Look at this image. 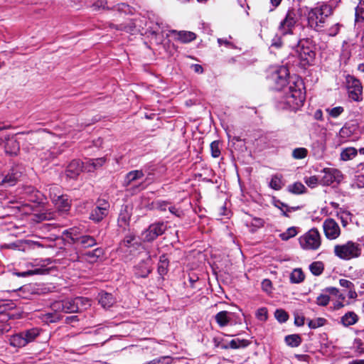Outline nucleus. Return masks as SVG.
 Returning a JSON list of instances; mask_svg holds the SVG:
<instances>
[{
	"label": "nucleus",
	"mask_w": 364,
	"mask_h": 364,
	"mask_svg": "<svg viewBox=\"0 0 364 364\" xmlns=\"http://www.w3.org/2000/svg\"><path fill=\"white\" fill-rule=\"evenodd\" d=\"M305 100L304 86L301 79H297L289 85V91L286 92L282 103L284 108L296 110L300 108Z\"/></svg>",
	"instance_id": "f257e3e1"
},
{
	"label": "nucleus",
	"mask_w": 364,
	"mask_h": 364,
	"mask_svg": "<svg viewBox=\"0 0 364 364\" xmlns=\"http://www.w3.org/2000/svg\"><path fill=\"white\" fill-rule=\"evenodd\" d=\"M333 13L332 7L326 4L311 9L307 15L308 24L316 31L323 28L326 18Z\"/></svg>",
	"instance_id": "f03ea898"
},
{
	"label": "nucleus",
	"mask_w": 364,
	"mask_h": 364,
	"mask_svg": "<svg viewBox=\"0 0 364 364\" xmlns=\"http://www.w3.org/2000/svg\"><path fill=\"white\" fill-rule=\"evenodd\" d=\"M361 251L360 245L353 241L336 245L333 248L334 255L343 260H350L360 257Z\"/></svg>",
	"instance_id": "7ed1b4c3"
},
{
	"label": "nucleus",
	"mask_w": 364,
	"mask_h": 364,
	"mask_svg": "<svg viewBox=\"0 0 364 364\" xmlns=\"http://www.w3.org/2000/svg\"><path fill=\"white\" fill-rule=\"evenodd\" d=\"M291 47L297 48L299 58L305 63L310 64L314 61L316 53L309 39L299 41L296 38L295 43L291 45Z\"/></svg>",
	"instance_id": "20e7f679"
},
{
	"label": "nucleus",
	"mask_w": 364,
	"mask_h": 364,
	"mask_svg": "<svg viewBox=\"0 0 364 364\" xmlns=\"http://www.w3.org/2000/svg\"><path fill=\"white\" fill-rule=\"evenodd\" d=\"M299 243L304 250H316L321 244V235L316 228H312L300 237Z\"/></svg>",
	"instance_id": "39448f33"
},
{
	"label": "nucleus",
	"mask_w": 364,
	"mask_h": 364,
	"mask_svg": "<svg viewBox=\"0 0 364 364\" xmlns=\"http://www.w3.org/2000/svg\"><path fill=\"white\" fill-rule=\"evenodd\" d=\"M299 21L297 12L294 9H289L284 18L280 22L278 29L282 35L293 34V29Z\"/></svg>",
	"instance_id": "423d86ee"
},
{
	"label": "nucleus",
	"mask_w": 364,
	"mask_h": 364,
	"mask_svg": "<svg viewBox=\"0 0 364 364\" xmlns=\"http://www.w3.org/2000/svg\"><path fill=\"white\" fill-rule=\"evenodd\" d=\"M166 230V225L164 222L151 224L142 232L141 237L144 241L151 242L157 237L164 234Z\"/></svg>",
	"instance_id": "0eeeda50"
},
{
	"label": "nucleus",
	"mask_w": 364,
	"mask_h": 364,
	"mask_svg": "<svg viewBox=\"0 0 364 364\" xmlns=\"http://www.w3.org/2000/svg\"><path fill=\"white\" fill-rule=\"evenodd\" d=\"M289 75V70L285 66H280L272 73L270 79L274 82L276 90H281L287 85Z\"/></svg>",
	"instance_id": "6e6552de"
},
{
	"label": "nucleus",
	"mask_w": 364,
	"mask_h": 364,
	"mask_svg": "<svg viewBox=\"0 0 364 364\" xmlns=\"http://www.w3.org/2000/svg\"><path fill=\"white\" fill-rule=\"evenodd\" d=\"M109 203L105 200H98L96 207L92 210L90 219L99 223L108 214Z\"/></svg>",
	"instance_id": "1a4fd4ad"
},
{
	"label": "nucleus",
	"mask_w": 364,
	"mask_h": 364,
	"mask_svg": "<svg viewBox=\"0 0 364 364\" xmlns=\"http://www.w3.org/2000/svg\"><path fill=\"white\" fill-rule=\"evenodd\" d=\"M22 176V171L18 166L13 167L6 175L0 176V185L5 187L14 186Z\"/></svg>",
	"instance_id": "9d476101"
},
{
	"label": "nucleus",
	"mask_w": 364,
	"mask_h": 364,
	"mask_svg": "<svg viewBox=\"0 0 364 364\" xmlns=\"http://www.w3.org/2000/svg\"><path fill=\"white\" fill-rule=\"evenodd\" d=\"M323 229L326 237L328 240H336L341 235V228L332 218H328L323 222Z\"/></svg>",
	"instance_id": "9b49d317"
},
{
	"label": "nucleus",
	"mask_w": 364,
	"mask_h": 364,
	"mask_svg": "<svg viewBox=\"0 0 364 364\" xmlns=\"http://www.w3.org/2000/svg\"><path fill=\"white\" fill-rule=\"evenodd\" d=\"M323 176L320 181V183L323 186H330L333 183H340L343 178L341 172L333 168H325L323 170Z\"/></svg>",
	"instance_id": "f8f14e48"
},
{
	"label": "nucleus",
	"mask_w": 364,
	"mask_h": 364,
	"mask_svg": "<svg viewBox=\"0 0 364 364\" xmlns=\"http://www.w3.org/2000/svg\"><path fill=\"white\" fill-rule=\"evenodd\" d=\"M348 94L350 98L354 101H360L362 100L363 87L361 82L354 77H349Z\"/></svg>",
	"instance_id": "ddd939ff"
},
{
	"label": "nucleus",
	"mask_w": 364,
	"mask_h": 364,
	"mask_svg": "<svg viewBox=\"0 0 364 364\" xmlns=\"http://www.w3.org/2000/svg\"><path fill=\"white\" fill-rule=\"evenodd\" d=\"M151 256L149 253L146 254V257L143 259L135 267L134 274L138 277H146L152 270Z\"/></svg>",
	"instance_id": "4468645a"
},
{
	"label": "nucleus",
	"mask_w": 364,
	"mask_h": 364,
	"mask_svg": "<svg viewBox=\"0 0 364 364\" xmlns=\"http://www.w3.org/2000/svg\"><path fill=\"white\" fill-rule=\"evenodd\" d=\"M83 167H85V163L73 160L67 166L65 174L70 178H75L80 173Z\"/></svg>",
	"instance_id": "2eb2a0df"
},
{
	"label": "nucleus",
	"mask_w": 364,
	"mask_h": 364,
	"mask_svg": "<svg viewBox=\"0 0 364 364\" xmlns=\"http://www.w3.org/2000/svg\"><path fill=\"white\" fill-rule=\"evenodd\" d=\"M71 240L83 248L91 247L97 244L95 238L90 235L71 236Z\"/></svg>",
	"instance_id": "dca6fc26"
},
{
	"label": "nucleus",
	"mask_w": 364,
	"mask_h": 364,
	"mask_svg": "<svg viewBox=\"0 0 364 364\" xmlns=\"http://www.w3.org/2000/svg\"><path fill=\"white\" fill-rule=\"evenodd\" d=\"M245 225L250 229V231L255 232L259 228H261L264 225V221L260 218H251L245 220Z\"/></svg>",
	"instance_id": "f3484780"
},
{
	"label": "nucleus",
	"mask_w": 364,
	"mask_h": 364,
	"mask_svg": "<svg viewBox=\"0 0 364 364\" xmlns=\"http://www.w3.org/2000/svg\"><path fill=\"white\" fill-rule=\"evenodd\" d=\"M4 149L9 154H16L19 150V144L14 137H8L4 142Z\"/></svg>",
	"instance_id": "a211bd4d"
},
{
	"label": "nucleus",
	"mask_w": 364,
	"mask_h": 364,
	"mask_svg": "<svg viewBox=\"0 0 364 364\" xmlns=\"http://www.w3.org/2000/svg\"><path fill=\"white\" fill-rule=\"evenodd\" d=\"M105 162L106 158L105 157L88 159L85 162V168L87 171L92 172L101 167Z\"/></svg>",
	"instance_id": "6ab92c4d"
},
{
	"label": "nucleus",
	"mask_w": 364,
	"mask_h": 364,
	"mask_svg": "<svg viewBox=\"0 0 364 364\" xmlns=\"http://www.w3.org/2000/svg\"><path fill=\"white\" fill-rule=\"evenodd\" d=\"M55 205L60 211L67 212L70 208V203L66 196L62 195L60 197L56 195L54 196Z\"/></svg>",
	"instance_id": "aec40b11"
},
{
	"label": "nucleus",
	"mask_w": 364,
	"mask_h": 364,
	"mask_svg": "<svg viewBox=\"0 0 364 364\" xmlns=\"http://www.w3.org/2000/svg\"><path fill=\"white\" fill-rule=\"evenodd\" d=\"M171 32L177 36V40H178L179 41L184 43H189V42L195 40L196 38V35L194 33L191 32V31H172Z\"/></svg>",
	"instance_id": "412c9836"
},
{
	"label": "nucleus",
	"mask_w": 364,
	"mask_h": 364,
	"mask_svg": "<svg viewBox=\"0 0 364 364\" xmlns=\"http://www.w3.org/2000/svg\"><path fill=\"white\" fill-rule=\"evenodd\" d=\"M99 303L104 309H108L115 303V299L111 294L102 292L99 294Z\"/></svg>",
	"instance_id": "4be33fe9"
},
{
	"label": "nucleus",
	"mask_w": 364,
	"mask_h": 364,
	"mask_svg": "<svg viewBox=\"0 0 364 364\" xmlns=\"http://www.w3.org/2000/svg\"><path fill=\"white\" fill-rule=\"evenodd\" d=\"M358 321V316L353 311H348L341 318V323L345 326H350Z\"/></svg>",
	"instance_id": "5701e85b"
},
{
	"label": "nucleus",
	"mask_w": 364,
	"mask_h": 364,
	"mask_svg": "<svg viewBox=\"0 0 364 364\" xmlns=\"http://www.w3.org/2000/svg\"><path fill=\"white\" fill-rule=\"evenodd\" d=\"M131 218V213L127 206H124L120 210L118 218V223L121 227H125L129 225Z\"/></svg>",
	"instance_id": "b1692460"
},
{
	"label": "nucleus",
	"mask_w": 364,
	"mask_h": 364,
	"mask_svg": "<svg viewBox=\"0 0 364 364\" xmlns=\"http://www.w3.org/2000/svg\"><path fill=\"white\" fill-rule=\"evenodd\" d=\"M144 174L141 170H135L129 172L125 177V186H129L133 181L141 179L144 177Z\"/></svg>",
	"instance_id": "393cba45"
},
{
	"label": "nucleus",
	"mask_w": 364,
	"mask_h": 364,
	"mask_svg": "<svg viewBox=\"0 0 364 364\" xmlns=\"http://www.w3.org/2000/svg\"><path fill=\"white\" fill-rule=\"evenodd\" d=\"M10 344L14 347L21 348L27 345L23 332L16 334L10 338Z\"/></svg>",
	"instance_id": "a878e982"
},
{
	"label": "nucleus",
	"mask_w": 364,
	"mask_h": 364,
	"mask_svg": "<svg viewBox=\"0 0 364 364\" xmlns=\"http://www.w3.org/2000/svg\"><path fill=\"white\" fill-rule=\"evenodd\" d=\"M230 313L226 311H222L218 312L215 318L216 322L218 323V325L221 327L225 326L228 325L229 321H230V318L229 316Z\"/></svg>",
	"instance_id": "bb28decb"
},
{
	"label": "nucleus",
	"mask_w": 364,
	"mask_h": 364,
	"mask_svg": "<svg viewBox=\"0 0 364 364\" xmlns=\"http://www.w3.org/2000/svg\"><path fill=\"white\" fill-rule=\"evenodd\" d=\"M22 332L28 344V343L33 342L40 335L41 329L33 328Z\"/></svg>",
	"instance_id": "cd10ccee"
},
{
	"label": "nucleus",
	"mask_w": 364,
	"mask_h": 364,
	"mask_svg": "<svg viewBox=\"0 0 364 364\" xmlns=\"http://www.w3.org/2000/svg\"><path fill=\"white\" fill-rule=\"evenodd\" d=\"M357 150L353 147L344 149L341 153V159L348 161L353 159L357 155Z\"/></svg>",
	"instance_id": "c85d7f7f"
},
{
	"label": "nucleus",
	"mask_w": 364,
	"mask_h": 364,
	"mask_svg": "<svg viewBox=\"0 0 364 364\" xmlns=\"http://www.w3.org/2000/svg\"><path fill=\"white\" fill-rule=\"evenodd\" d=\"M63 304L64 306L63 313L65 314H71L77 312V307H76L75 302L74 299H66L63 301Z\"/></svg>",
	"instance_id": "c756f323"
},
{
	"label": "nucleus",
	"mask_w": 364,
	"mask_h": 364,
	"mask_svg": "<svg viewBox=\"0 0 364 364\" xmlns=\"http://www.w3.org/2000/svg\"><path fill=\"white\" fill-rule=\"evenodd\" d=\"M286 343L291 347H298L301 343V337L297 334L289 335L285 337Z\"/></svg>",
	"instance_id": "7c9ffc66"
},
{
	"label": "nucleus",
	"mask_w": 364,
	"mask_h": 364,
	"mask_svg": "<svg viewBox=\"0 0 364 364\" xmlns=\"http://www.w3.org/2000/svg\"><path fill=\"white\" fill-rule=\"evenodd\" d=\"M356 23L364 21V0H360L355 7V18Z\"/></svg>",
	"instance_id": "2f4dec72"
},
{
	"label": "nucleus",
	"mask_w": 364,
	"mask_h": 364,
	"mask_svg": "<svg viewBox=\"0 0 364 364\" xmlns=\"http://www.w3.org/2000/svg\"><path fill=\"white\" fill-rule=\"evenodd\" d=\"M250 344V342L248 340L236 338L232 340L228 345L229 348L237 349L240 348H245Z\"/></svg>",
	"instance_id": "473e14b6"
},
{
	"label": "nucleus",
	"mask_w": 364,
	"mask_h": 364,
	"mask_svg": "<svg viewBox=\"0 0 364 364\" xmlns=\"http://www.w3.org/2000/svg\"><path fill=\"white\" fill-rule=\"evenodd\" d=\"M324 269V265L321 262H314L309 266L311 272L316 276H318L322 274Z\"/></svg>",
	"instance_id": "72a5a7b5"
},
{
	"label": "nucleus",
	"mask_w": 364,
	"mask_h": 364,
	"mask_svg": "<svg viewBox=\"0 0 364 364\" xmlns=\"http://www.w3.org/2000/svg\"><path fill=\"white\" fill-rule=\"evenodd\" d=\"M304 279V274L301 269H295L291 274L290 280L292 283H300Z\"/></svg>",
	"instance_id": "f704fd0d"
},
{
	"label": "nucleus",
	"mask_w": 364,
	"mask_h": 364,
	"mask_svg": "<svg viewBox=\"0 0 364 364\" xmlns=\"http://www.w3.org/2000/svg\"><path fill=\"white\" fill-rule=\"evenodd\" d=\"M289 192L294 194H301L306 191V187L300 182H296L288 186Z\"/></svg>",
	"instance_id": "c9c22d12"
},
{
	"label": "nucleus",
	"mask_w": 364,
	"mask_h": 364,
	"mask_svg": "<svg viewBox=\"0 0 364 364\" xmlns=\"http://www.w3.org/2000/svg\"><path fill=\"white\" fill-rule=\"evenodd\" d=\"M353 348L358 353H364V334H360L355 339Z\"/></svg>",
	"instance_id": "e433bc0d"
},
{
	"label": "nucleus",
	"mask_w": 364,
	"mask_h": 364,
	"mask_svg": "<svg viewBox=\"0 0 364 364\" xmlns=\"http://www.w3.org/2000/svg\"><path fill=\"white\" fill-rule=\"evenodd\" d=\"M282 176L274 175L272 177V179L269 182V186L274 190H280L283 186V183L282 181Z\"/></svg>",
	"instance_id": "4c0bfd02"
},
{
	"label": "nucleus",
	"mask_w": 364,
	"mask_h": 364,
	"mask_svg": "<svg viewBox=\"0 0 364 364\" xmlns=\"http://www.w3.org/2000/svg\"><path fill=\"white\" fill-rule=\"evenodd\" d=\"M168 265V262L166 257L165 255L161 256L158 267V272L160 275H164L166 274Z\"/></svg>",
	"instance_id": "58836bf2"
},
{
	"label": "nucleus",
	"mask_w": 364,
	"mask_h": 364,
	"mask_svg": "<svg viewBox=\"0 0 364 364\" xmlns=\"http://www.w3.org/2000/svg\"><path fill=\"white\" fill-rule=\"evenodd\" d=\"M78 311L90 306V301L85 297H76L74 299Z\"/></svg>",
	"instance_id": "ea45409f"
},
{
	"label": "nucleus",
	"mask_w": 364,
	"mask_h": 364,
	"mask_svg": "<svg viewBox=\"0 0 364 364\" xmlns=\"http://www.w3.org/2000/svg\"><path fill=\"white\" fill-rule=\"evenodd\" d=\"M46 191H48L49 196L53 202H54L55 195L60 197L63 195L61 193L60 188L56 185L48 186V188H46Z\"/></svg>",
	"instance_id": "a19ab883"
},
{
	"label": "nucleus",
	"mask_w": 364,
	"mask_h": 364,
	"mask_svg": "<svg viewBox=\"0 0 364 364\" xmlns=\"http://www.w3.org/2000/svg\"><path fill=\"white\" fill-rule=\"evenodd\" d=\"M326 323V319L324 318H316L314 319L309 320L308 322V326L309 328L315 329L318 327H321L324 326Z\"/></svg>",
	"instance_id": "79ce46f5"
},
{
	"label": "nucleus",
	"mask_w": 364,
	"mask_h": 364,
	"mask_svg": "<svg viewBox=\"0 0 364 364\" xmlns=\"http://www.w3.org/2000/svg\"><path fill=\"white\" fill-rule=\"evenodd\" d=\"M308 154V151L305 148H296L294 149L292 151V156L296 159H304Z\"/></svg>",
	"instance_id": "37998d69"
},
{
	"label": "nucleus",
	"mask_w": 364,
	"mask_h": 364,
	"mask_svg": "<svg viewBox=\"0 0 364 364\" xmlns=\"http://www.w3.org/2000/svg\"><path fill=\"white\" fill-rule=\"evenodd\" d=\"M19 243L23 245V250H25L26 248L33 249L36 246L38 247H43V245L40 242L31 240H22L20 241Z\"/></svg>",
	"instance_id": "c03bdc74"
},
{
	"label": "nucleus",
	"mask_w": 364,
	"mask_h": 364,
	"mask_svg": "<svg viewBox=\"0 0 364 364\" xmlns=\"http://www.w3.org/2000/svg\"><path fill=\"white\" fill-rule=\"evenodd\" d=\"M326 111L331 117L336 118L343 112L344 109L343 107L338 106L333 108H327Z\"/></svg>",
	"instance_id": "a18cd8bd"
},
{
	"label": "nucleus",
	"mask_w": 364,
	"mask_h": 364,
	"mask_svg": "<svg viewBox=\"0 0 364 364\" xmlns=\"http://www.w3.org/2000/svg\"><path fill=\"white\" fill-rule=\"evenodd\" d=\"M296 229L294 227H291L288 228L286 232L280 234V237L282 238V240H288L289 239L296 235Z\"/></svg>",
	"instance_id": "49530a36"
},
{
	"label": "nucleus",
	"mask_w": 364,
	"mask_h": 364,
	"mask_svg": "<svg viewBox=\"0 0 364 364\" xmlns=\"http://www.w3.org/2000/svg\"><path fill=\"white\" fill-rule=\"evenodd\" d=\"M275 318L280 323L286 322L288 320V314L283 309H277L274 313Z\"/></svg>",
	"instance_id": "de8ad7c7"
},
{
	"label": "nucleus",
	"mask_w": 364,
	"mask_h": 364,
	"mask_svg": "<svg viewBox=\"0 0 364 364\" xmlns=\"http://www.w3.org/2000/svg\"><path fill=\"white\" fill-rule=\"evenodd\" d=\"M45 271H46V270H45V269H41V268H37V269H33V270H28V271H26V272H19V273H17L16 274H17L18 277H25L31 276V275H33V274H43Z\"/></svg>",
	"instance_id": "09e8293b"
},
{
	"label": "nucleus",
	"mask_w": 364,
	"mask_h": 364,
	"mask_svg": "<svg viewBox=\"0 0 364 364\" xmlns=\"http://www.w3.org/2000/svg\"><path fill=\"white\" fill-rule=\"evenodd\" d=\"M219 144L220 143L218 141H214L210 144L211 155L214 158L218 157L220 154Z\"/></svg>",
	"instance_id": "8fccbe9b"
},
{
	"label": "nucleus",
	"mask_w": 364,
	"mask_h": 364,
	"mask_svg": "<svg viewBox=\"0 0 364 364\" xmlns=\"http://www.w3.org/2000/svg\"><path fill=\"white\" fill-rule=\"evenodd\" d=\"M171 361V358L169 356L161 357L158 359H154L145 364H169Z\"/></svg>",
	"instance_id": "3c124183"
},
{
	"label": "nucleus",
	"mask_w": 364,
	"mask_h": 364,
	"mask_svg": "<svg viewBox=\"0 0 364 364\" xmlns=\"http://www.w3.org/2000/svg\"><path fill=\"white\" fill-rule=\"evenodd\" d=\"M330 301V297L327 294H320L316 298V304L319 306H326Z\"/></svg>",
	"instance_id": "603ef678"
},
{
	"label": "nucleus",
	"mask_w": 364,
	"mask_h": 364,
	"mask_svg": "<svg viewBox=\"0 0 364 364\" xmlns=\"http://www.w3.org/2000/svg\"><path fill=\"white\" fill-rule=\"evenodd\" d=\"M306 184L311 187L314 188L318 184V178L316 176H312L304 179Z\"/></svg>",
	"instance_id": "864d4df0"
},
{
	"label": "nucleus",
	"mask_w": 364,
	"mask_h": 364,
	"mask_svg": "<svg viewBox=\"0 0 364 364\" xmlns=\"http://www.w3.org/2000/svg\"><path fill=\"white\" fill-rule=\"evenodd\" d=\"M14 303L7 302L3 300L0 301V314H3L6 310L14 308Z\"/></svg>",
	"instance_id": "5fc2aeb1"
},
{
	"label": "nucleus",
	"mask_w": 364,
	"mask_h": 364,
	"mask_svg": "<svg viewBox=\"0 0 364 364\" xmlns=\"http://www.w3.org/2000/svg\"><path fill=\"white\" fill-rule=\"evenodd\" d=\"M341 27V25L340 23H335L334 25H333L331 27H330L328 28V34L331 36H336L338 33Z\"/></svg>",
	"instance_id": "6e6d98bb"
},
{
	"label": "nucleus",
	"mask_w": 364,
	"mask_h": 364,
	"mask_svg": "<svg viewBox=\"0 0 364 364\" xmlns=\"http://www.w3.org/2000/svg\"><path fill=\"white\" fill-rule=\"evenodd\" d=\"M256 316L260 321H265L267 318V310L266 308H260L256 313Z\"/></svg>",
	"instance_id": "4d7b16f0"
},
{
	"label": "nucleus",
	"mask_w": 364,
	"mask_h": 364,
	"mask_svg": "<svg viewBox=\"0 0 364 364\" xmlns=\"http://www.w3.org/2000/svg\"><path fill=\"white\" fill-rule=\"evenodd\" d=\"M51 309L55 312H63L64 306L63 301H58L53 303L51 305Z\"/></svg>",
	"instance_id": "13d9d810"
},
{
	"label": "nucleus",
	"mask_w": 364,
	"mask_h": 364,
	"mask_svg": "<svg viewBox=\"0 0 364 364\" xmlns=\"http://www.w3.org/2000/svg\"><path fill=\"white\" fill-rule=\"evenodd\" d=\"M135 240V236L133 235H127L122 241V244L125 247H131L133 245V242Z\"/></svg>",
	"instance_id": "bf43d9fd"
},
{
	"label": "nucleus",
	"mask_w": 364,
	"mask_h": 364,
	"mask_svg": "<svg viewBox=\"0 0 364 364\" xmlns=\"http://www.w3.org/2000/svg\"><path fill=\"white\" fill-rule=\"evenodd\" d=\"M275 205L279 208L282 212V215L285 217H288V215L287 213V211H289V209L288 208L287 205L284 204V203H282L280 201H277Z\"/></svg>",
	"instance_id": "052dcab7"
},
{
	"label": "nucleus",
	"mask_w": 364,
	"mask_h": 364,
	"mask_svg": "<svg viewBox=\"0 0 364 364\" xmlns=\"http://www.w3.org/2000/svg\"><path fill=\"white\" fill-rule=\"evenodd\" d=\"M339 284L343 287V288H346L348 290L350 288H353L354 287V284L349 280L348 279H341L339 280Z\"/></svg>",
	"instance_id": "680f3d73"
},
{
	"label": "nucleus",
	"mask_w": 364,
	"mask_h": 364,
	"mask_svg": "<svg viewBox=\"0 0 364 364\" xmlns=\"http://www.w3.org/2000/svg\"><path fill=\"white\" fill-rule=\"evenodd\" d=\"M340 214H342L341 216H340V218L341 220V223H342V225L343 226L346 227L347 225H348V221L346 219H345L343 216V215H350V213L348 212V211H345V210H340V212H338L337 213V215L338 216Z\"/></svg>",
	"instance_id": "e2e57ef3"
},
{
	"label": "nucleus",
	"mask_w": 364,
	"mask_h": 364,
	"mask_svg": "<svg viewBox=\"0 0 364 364\" xmlns=\"http://www.w3.org/2000/svg\"><path fill=\"white\" fill-rule=\"evenodd\" d=\"M168 203L164 200H159L156 202V207L161 211H165L167 209Z\"/></svg>",
	"instance_id": "0e129e2a"
},
{
	"label": "nucleus",
	"mask_w": 364,
	"mask_h": 364,
	"mask_svg": "<svg viewBox=\"0 0 364 364\" xmlns=\"http://www.w3.org/2000/svg\"><path fill=\"white\" fill-rule=\"evenodd\" d=\"M262 287L264 291H265L267 292L270 291H271V288H272V282H271V281L269 280V279L263 280V282H262Z\"/></svg>",
	"instance_id": "69168bd1"
},
{
	"label": "nucleus",
	"mask_w": 364,
	"mask_h": 364,
	"mask_svg": "<svg viewBox=\"0 0 364 364\" xmlns=\"http://www.w3.org/2000/svg\"><path fill=\"white\" fill-rule=\"evenodd\" d=\"M304 317L303 316L296 315L294 318V323L297 326H301L304 324Z\"/></svg>",
	"instance_id": "338daca9"
},
{
	"label": "nucleus",
	"mask_w": 364,
	"mask_h": 364,
	"mask_svg": "<svg viewBox=\"0 0 364 364\" xmlns=\"http://www.w3.org/2000/svg\"><path fill=\"white\" fill-rule=\"evenodd\" d=\"M215 346L218 348H220L222 349H228L229 348L228 345L223 343L222 341H219L218 338L214 339Z\"/></svg>",
	"instance_id": "774afa93"
}]
</instances>
